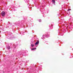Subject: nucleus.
Instances as JSON below:
<instances>
[{
  "label": "nucleus",
  "mask_w": 73,
  "mask_h": 73,
  "mask_svg": "<svg viewBox=\"0 0 73 73\" xmlns=\"http://www.w3.org/2000/svg\"><path fill=\"white\" fill-rule=\"evenodd\" d=\"M35 49H36V48H34Z\"/></svg>",
  "instance_id": "nucleus-8"
},
{
  "label": "nucleus",
  "mask_w": 73,
  "mask_h": 73,
  "mask_svg": "<svg viewBox=\"0 0 73 73\" xmlns=\"http://www.w3.org/2000/svg\"><path fill=\"white\" fill-rule=\"evenodd\" d=\"M38 43H39V41H38V40L37 42L35 43V45H36L38 44Z\"/></svg>",
  "instance_id": "nucleus-2"
},
{
  "label": "nucleus",
  "mask_w": 73,
  "mask_h": 73,
  "mask_svg": "<svg viewBox=\"0 0 73 73\" xmlns=\"http://www.w3.org/2000/svg\"><path fill=\"white\" fill-rule=\"evenodd\" d=\"M71 10V9H68V11H70Z\"/></svg>",
  "instance_id": "nucleus-6"
},
{
  "label": "nucleus",
  "mask_w": 73,
  "mask_h": 73,
  "mask_svg": "<svg viewBox=\"0 0 73 73\" xmlns=\"http://www.w3.org/2000/svg\"><path fill=\"white\" fill-rule=\"evenodd\" d=\"M11 48L10 47V46H9L8 47H7V49H10Z\"/></svg>",
  "instance_id": "nucleus-4"
},
{
  "label": "nucleus",
  "mask_w": 73,
  "mask_h": 73,
  "mask_svg": "<svg viewBox=\"0 0 73 73\" xmlns=\"http://www.w3.org/2000/svg\"><path fill=\"white\" fill-rule=\"evenodd\" d=\"M32 50H35V48H33L32 49Z\"/></svg>",
  "instance_id": "nucleus-7"
},
{
  "label": "nucleus",
  "mask_w": 73,
  "mask_h": 73,
  "mask_svg": "<svg viewBox=\"0 0 73 73\" xmlns=\"http://www.w3.org/2000/svg\"><path fill=\"white\" fill-rule=\"evenodd\" d=\"M52 1L53 3V4H55V0H52Z\"/></svg>",
  "instance_id": "nucleus-3"
},
{
  "label": "nucleus",
  "mask_w": 73,
  "mask_h": 73,
  "mask_svg": "<svg viewBox=\"0 0 73 73\" xmlns=\"http://www.w3.org/2000/svg\"><path fill=\"white\" fill-rule=\"evenodd\" d=\"M1 15L3 17H4V16H5V12L3 11L1 13Z\"/></svg>",
  "instance_id": "nucleus-1"
},
{
  "label": "nucleus",
  "mask_w": 73,
  "mask_h": 73,
  "mask_svg": "<svg viewBox=\"0 0 73 73\" xmlns=\"http://www.w3.org/2000/svg\"><path fill=\"white\" fill-rule=\"evenodd\" d=\"M32 47H33L34 46V45L33 44H31Z\"/></svg>",
  "instance_id": "nucleus-5"
}]
</instances>
